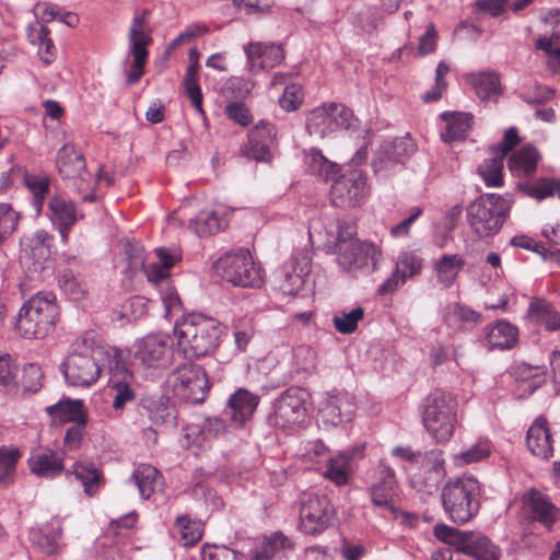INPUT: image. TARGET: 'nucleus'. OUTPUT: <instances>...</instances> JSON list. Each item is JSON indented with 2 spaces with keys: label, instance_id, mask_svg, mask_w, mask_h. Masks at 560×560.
Instances as JSON below:
<instances>
[{
  "label": "nucleus",
  "instance_id": "obj_1",
  "mask_svg": "<svg viewBox=\"0 0 560 560\" xmlns=\"http://www.w3.org/2000/svg\"><path fill=\"white\" fill-rule=\"evenodd\" d=\"M223 327L202 314H191L177 322L174 335L179 351L188 359H198L209 354L219 345Z\"/></svg>",
  "mask_w": 560,
  "mask_h": 560
},
{
  "label": "nucleus",
  "instance_id": "obj_2",
  "mask_svg": "<svg viewBox=\"0 0 560 560\" xmlns=\"http://www.w3.org/2000/svg\"><path fill=\"white\" fill-rule=\"evenodd\" d=\"M104 355L103 348L86 334L72 343V350L62 364V373L72 386L88 387L101 375L100 360Z\"/></svg>",
  "mask_w": 560,
  "mask_h": 560
},
{
  "label": "nucleus",
  "instance_id": "obj_3",
  "mask_svg": "<svg viewBox=\"0 0 560 560\" xmlns=\"http://www.w3.org/2000/svg\"><path fill=\"white\" fill-rule=\"evenodd\" d=\"M479 498V481L466 474L450 479L441 491L443 509L450 520L456 524H465L478 513Z\"/></svg>",
  "mask_w": 560,
  "mask_h": 560
},
{
  "label": "nucleus",
  "instance_id": "obj_4",
  "mask_svg": "<svg viewBox=\"0 0 560 560\" xmlns=\"http://www.w3.org/2000/svg\"><path fill=\"white\" fill-rule=\"evenodd\" d=\"M458 402L455 396L441 389L430 393L421 407L422 423L436 443H446L457 425Z\"/></svg>",
  "mask_w": 560,
  "mask_h": 560
},
{
  "label": "nucleus",
  "instance_id": "obj_5",
  "mask_svg": "<svg viewBox=\"0 0 560 560\" xmlns=\"http://www.w3.org/2000/svg\"><path fill=\"white\" fill-rule=\"evenodd\" d=\"M354 234L353 226L346 222L338 223L335 248L338 265L347 272L369 273L375 270L382 254L373 243L354 240Z\"/></svg>",
  "mask_w": 560,
  "mask_h": 560
},
{
  "label": "nucleus",
  "instance_id": "obj_6",
  "mask_svg": "<svg viewBox=\"0 0 560 560\" xmlns=\"http://www.w3.org/2000/svg\"><path fill=\"white\" fill-rule=\"evenodd\" d=\"M58 307L49 294H36L21 307L15 327L24 338H44L54 328Z\"/></svg>",
  "mask_w": 560,
  "mask_h": 560
},
{
  "label": "nucleus",
  "instance_id": "obj_7",
  "mask_svg": "<svg viewBox=\"0 0 560 560\" xmlns=\"http://www.w3.org/2000/svg\"><path fill=\"white\" fill-rule=\"evenodd\" d=\"M509 211L508 201L494 194H486L467 208L468 223L479 237L495 234L503 225Z\"/></svg>",
  "mask_w": 560,
  "mask_h": 560
},
{
  "label": "nucleus",
  "instance_id": "obj_8",
  "mask_svg": "<svg viewBox=\"0 0 560 560\" xmlns=\"http://www.w3.org/2000/svg\"><path fill=\"white\" fill-rule=\"evenodd\" d=\"M173 355V341L161 334H150L136 340L130 350L132 365L143 370L166 369Z\"/></svg>",
  "mask_w": 560,
  "mask_h": 560
},
{
  "label": "nucleus",
  "instance_id": "obj_9",
  "mask_svg": "<svg viewBox=\"0 0 560 560\" xmlns=\"http://www.w3.org/2000/svg\"><path fill=\"white\" fill-rule=\"evenodd\" d=\"M222 279L238 287H259L262 281V271L248 249H238L222 256L215 264Z\"/></svg>",
  "mask_w": 560,
  "mask_h": 560
},
{
  "label": "nucleus",
  "instance_id": "obj_10",
  "mask_svg": "<svg viewBox=\"0 0 560 560\" xmlns=\"http://www.w3.org/2000/svg\"><path fill=\"white\" fill-rule=\"evenodd\" d=\"M167 384L175 397L188 404H201L210 388L205 370L197 364H184L172 372Z\"/></svg>",
  "mask_w": 560,
  "mask_h": 560
},
{
  "label": "nucleus",
  "instance_id": "obj_11",
  "mask_svg": "<svg viewBox=\"0 0 560 560\" xmlns=\"http://www.w3.org/2000/svg\"><path fill=\"white\" fill-rule=\"evenodd\" d=\"M353 113L340 103L323 104L314 108L306 118V129L311 136L324 138L339 129H349Z\"/></svg>",
  "mask_w": 560,
  "mask_h": 560
},
{
  "label": "nucleus",
  "instance_id": "obj_12",
  "mask_svg": "<svg viewBox=\"0 0 560 560\" xmlns=\"http://www.w3.org/2000/svg\"><path fill=\"white\" fill-rule=\"evenodd\" d=\"M334 508L326 495L303 493L299 528L306 535H316L325 530L332 521Z\"/></svg>",
  "mask_w": 560,
  "mask_h": 560
},
{
  "label": "nucleus",
  "instance_id": "obj_13",
  "mask_svg": "<svg viewBox=\"0 0 560 560\" xmlns=\"http://www.w3.org/2000/svg\"><path fill=\"white\" fill-rule=\"evenodd\" d=\"M307 393L301 387H290L275 401L270 417L273 425L285 429L302 424L307 417Z\"/></svg>",
  "mask_w": 560,
  "mask_h": 560
},
{
  "label": "nucleus",
  "instance_id": "obj_14",
  "mask_svg": "<svg viewBox=\"0 0 560 560\" xmlns=\"http://www.w3.org/2000/svg\"><path fill=\"white\" fill-rule=\"evenodd\" d=\"M366 178L359 170H351L337 178L330 188L331 202L339 208H355L368 197Z\"/></svg>",
  "mask_w": 560,
  "mask_h": 560
},
{
  "label": "nucleus",
  "instance_id": "obj_15",
  "mask_svg": "<svg viewBox=\"0 0 560 560\" xmlns=\"http://www.w3.org/2000/svg\"><path fill=\"white\" fill-rule=\"evenodd\" d=\"M57 168L59 175L69 186L78 192L88 189L91 175L86 171L83 154L72 143H66L57 153Z\"/></svg>",
  "mask_w": 560,
  "mask_h": 560
},
{
  "label": "nucleus",
  "instance_id": "obj_16",
  "mask_svg": "<svg viewBox=\"0 0 560 560\" xmlns=\"http://www.w3.org/2000/svg\"><path fill=\"white\" fill-rule=\"evenodd\" d=\"M147 11L136 15L132 20L128 38L130 42V51L133 57L130 72L127 75V83L135 84L140 80L144 72V65L148 59L147 47L151 44V30L148 27Z\"/></svg>",
  "mask_w": 560,
  "mask_h": 560
},
{
  "label": "nucleus",
  "instance_id": "obj_17",
  "mask_svg": "<svg viewBox=\"0 0 560 560\" xmlns=\"http://www.w3.org/2000/svg\"><path fill=\"white\" fill-rule=\"evenodd\" d=\"M125 254L130 260V266L135 269L139 268L143 270L148 281L152 283L165 280L170 275V268L173 267L177 260V257L170 254L165 248H156L155 254L158 261L145 267L143 248L137 242H127L125 245Z\"/></svg>",
  "mask_w": 560,
  "mask_h": 560
},
{
  "label": "nucleus",
  "instance_id": "obj_18",
  "mask_svg": "<svg viewBox=\"0 0 560 560\" xmlns=\"http://www.w3.org/2000/svg\"><path fill=\"white\" fill-rule=\"evenodd\" d=\"M522 513L526 520L538 522L546 528H551L559 518V509L536 488L523 494Z\"/></svg>",
  "mask_w": 560,
  "mask_h": 560
},
{
  "label": "nucleus",
  "instance_id": "obj_19",
  "mask_svg": "<svg viewBox=\"0 0 560 560\" xmlns=\"http://www.w3.org/2000/svg\"><path fill=\"white\" fill-rule=\"evenodd\" d=\"M354 409V400L349 393L332 390L327 393L318 415L326 425L336 427L350 421Z\"/></svg>",
  "mask_w": 560,
  "mask_h": 560
},
{
  "label": "nucleus",
  "instance_id": "obj_20",
  "mask_svg": "<svg viewBox=\"0 0 560 560\" xmlns=\"http://www.w3.org/2000/svg\"><path fill=\"white\" fill-rule=\"evenodd\" d=\"M416 151V144L409 137L396 138L384 142L373 159L375 172L387 171L395 164L402 163Z\"/></svg>",
  "mask_w": 560,
  "mask_h": 560
},
{
  "label": "nucleus",
  "instance_id": "obj_21",
  "mask_svg": "<svg viewBox=\"0 0 560 560\" xmlns=\"http://www.w3.org/2000/svg\"><path fill=\"white\" fill-rule=\"evenodd\" d=\"M396 476L392 467L381 460L376 468V480L370 487L372 502L377 508H384L396 513L394 495L396 488Z\"/></svg>",
  "mask_w": 560,
  "mask_h": 560
},
{
  "label": "nucleus",
  "instance_id": "obj_22",
  "mask_svg": "<svg viewBox=\"0 0 560 560\" xmlns=\"http://www.w3.org/2000/svg\"><path fill=\"white\" fill-rule=\"evenodd\" d=\"M244 51L252 72L273 68L284 59L282 47L276 44L250 42Z\"/></svg>",
  "mask_w": 560,
  "mask_h": 560
},
{
  "label": "nucleus",
  "instance_id": "obj_23",
  "mask_svg": "<svg viewBox=\"0 0 560 560\" xmlns=\"http://www.w3.org/2000/svg\"><path fill=\"white\" fill-rule=\"evenodd\" d=\"M48 215L51 223L60 232L62 241H68L69 231L74 223L83 218V214L77 212L73 202L65 199L62 196L55 195L48 202Z\"/></svg>",
  "mask_w": 560,
  "mask_h": 560
},
{
  "label": "nucleus",
  "instance_id": "obj_24",
  "mask_svg": "<svg viewBox=\"0 0 560 560\" xmlns=\"http://www.w3.org/2000/svg\"><path fill=\"white\" fill-rule=\"evenodd\" d=\"M259 402V397L245 388H238L228 400L225 413L230 417L231 423L243 427L254 415Z\"/></svg>",
  "mask_w": 560,
  "mask_h": 560
},
{
  "label": "nucleus",
  "instance_id": "obj_25",
  "mask_svg": "<svg viewBox=\"0 0 560 560\" xmlns=\"http://www.w3.org/2000/svg\"><path fill=\"white\" fill-rule=\"evenodd\" d=\"M526 445L529 452L541 459H549L553 455L551 433L545 418L538 417L529 427L526 435Z\"/></svg>",
  "mask_w": 560,
  "mask_h": 560
},
{
  "label": "nucleus",
  "instance_id": "obj_26",
  "mask_svg": "<svg viewBox=\"0 0 560 560\" xmlns=\"http://www.w3.org/2000/svg\"><path fill=\"white\" fill-rule=\"evenodd\" d=\"M32 474L39 478H55L63 470V458L50 448H36L28 458Z\"/></svg>",
  "mask_w": 560,
  "mask_h": 560
},
{
  "label": "nucleus",
  "instance_id": "obj_27",
  "mask_svg": "<svg viewBox=\"0 0 560 560\" xmlns=\"http://www.w3.org/2000/svg\"><path fill=\"white\" fill-rule=\"evenodd\" d=\"M465 80L482 101H495L502 93L500 74L494 70L470 72L465 75Z\"/></svg>",
  "mask_w": 560,
  "mask_h": 560
},
{
  "label": "nucleus",
  "instance_id": "obj_28",
  "mask_svg": "<svg viewBox=\"0 0 560 560\" xmlns=\"http://www.w3.org/2000/svg\"><path fill=\"white\" fill-rule=\"evenodd\" d=\"M483 334L487 345L500 350L513 348L518 339L517 327L503 319L487 325Z\"/></svg>",
  "mask_w": 560,
  "mask_h": 560
},
{
  "label": "nucleus",
  "instance_id": "obj_29",
  "mask_svg": "<svg viewBox=\"0 0 560 560\" xmlns=\"http://www.w3.org/2000/svg\"><path fill=\"white\" fill-rule=\"evenodd\" d=\"M228 223L229 219L225 212L205 209L189 220V229L198 236L206 237L224 230Z\"/></svg>",
  "mask_w": 560,
  "mask_h": 560
},
{
  "label": "nucleus",
  "instance_id": "obj_30",
  "mask_svg": "<svg viewBox=\"0 0 560 560\" xmlns=\"http://www.w3.org/2000/svg\"><path fill=\"white\" fill-rule=\"evenodd\" d=\"M46 412L54 418V420L61 423H88L89 417L86 409L80 399L74 400H60L55 405L46 407Z\"/></svg>",
  "mask_w": 560,
  "mask_h": 560
},
{
  "label": "nucleus",
  "instance_id": "obj_31",
  "mask_svg": "<svg viewBox=\"0 0 560 560\" xmlns=\"http://www.w3.org/2000/svg\"><path fill=\"white\" fill-rule=\"evenodd\" d=\"M462 553L475 560H501L502 550L489 537L470 532Z\"/></svg>",
  "mask_w": 560,
  "mask_h": 560
},
{
  "label": "nucleus",
  "instance_id": "obj_32",
  "mask_svg": "<svg viewBox=\"0 0 560 560\" xmlns=\"http://www.w3.org/2000/svg\"><path fill=\"white\" fill-rule=\"evenodd\" d=\"M527 317L535 324L542 325L548 331L560 329V312L547 300L534 298L527 310Z\"/></svg>",
  "mask_w": 560,
  "mask_h": 560
},
{
  "label": "nucleus",
  "instance_id": "obj_33",
  "mask_svg": "<svg viewBox=\"0 0 560 560\" xmlns=\"http://www.w3.org/2000/svg\"><path fill=\"white\" fill-rule=\"evenodd\" d=\"M423 458L428 462V465H430L428 476L416 477L413 479V485L418 488L419 491L432 493L438 489L441 479L445 475L444 459L442 458L441 451H431L425 453Z\"/></svg>",
  "mask_w": 560,
  "mask_h": 560
},
{
  "label": "nucleus",
  "instance_id": "obj_34",
  "mask_svg": "<svg viewBox=\"0 0 560 560\" xmlns=\"http://www.w3.org/2000/svg\"><path fill=\"white\" fill-rule=\"evenodd\" d=\"M361 457L362 448H358L353 451V454L350 455L348 453H341L337 456L331 457L328 460L327 469L324 472V476L334 482L336 486H345L349 482L351 472H352V457L353 456Z\"/></svg>",
  "mask_w": 560,
  "mask_h": 560
},
{
  "label": "nucleus",
  "instance_id": "obj_35",
  "mask_svg": "<svg viewBox=\"0 0 560 560\" xmlns=\"http://www.w3.org/2000/svg\"><path fill=\"white\" fill-rule=\"evenodd\" d=\"M480 322V313L459 303H450L444 310V323L454 330H464Z\"/></svg>",
  "mask_w": 560,
  "mask_h": 560
},
{
  "label": "nucleus",
  "instance_id": "obj_36",
  "mask_svg": "<svg viewBox=\"0 0 560 560\" xmlns=\"http://www.w3.org/2000/svg\"><path fill=\"white\" fill-rule=\"evenodd\" d=\"M198 51L196 49H190L189 51V65L186 69L185 73V90L186 94L189 97L191 105L196 108V110L200 114H205L202 108V93L198 83Z\"/></svg>",
  "mask_w": 560,
  "mask_h": 560
},
{
  "label": "nucleus",
  "instance_id": "obj_37",
  "mask_svg": "<svg viewBox=\"0 0 560 560\" xmlns=\"http://www.w3.org/2000/svg\"><path fill=\"white\" fill-rule=\"evenodd\" d=\"M465 266V259L457 255H443L435 264L438 282L444 288H450L455 282L459 271Z\"/></svg>",
  "mask_w": 560,
  "mask_h": 560
},
{
  "label": "nucleus",
  "instance_id": "obj_38",
  "mask_svg": "<svg viewBox=\"0 0 560 560\" xmlns=\"http://www.w3.org/2000/svg\"><path fill=\"white\" fill-rule=\"evenodd\" d=\"M441 117L446 124V130L441 135L445 142L462 140L467 136L471 126V115L466 113H444Z\"/></svg>",
  "mask_w": 560,
  "mask_h": 560
},
{
  "label": "nucleus",
  "instance_id": "obj_39",
  "mask_svg": "<svg viewBox=\"0 0 560 560\" xmlns=\"http://www.w3.org/2000/svg\"><path fill=\"white\" fill-rule=\"evenodd\" d=\"M160 477L161 475L155 467L140 465L133 470L130 482L138 488L141 498L148 500L154 492Z\"/></svg>",
  "mask_w": 560,
  "mask_h": 560
},
{
  "label": "nucleus",
  "instance_id": "obj_40",
  "mask_svg": "<svg viewBox=\"0 0 560 560\" xmlns=\"http://www.w3.org/2000/svg\"><path fill=\"white\" fill-rule=\"evenodd\" d=\"M535 48L547 55L548 69L560 74V33L555 32L550 36H541L535 42Z\"/></svg>",
  "mask_w": 560,
  "mask_h": 560
},
{
  "label": "nucleus",
  "instance_id": "obj_41",
  "mask_svg": "<svg viewBox=\"0 0 560 560\" xmlns=\"http://www.w3.org/2000/svg\"><path fill=\"white\" fill-rule=\"evenodd\" d=\"M538 160V151L534 147L526 145L511 155L508 166L512 172L518 171L528 175L535 172Z\"/></svg>",
  "mask_w": 560,
  "mask_h": 560
},
{
  "label": "nucleus",
  "instance_id": "obj_42",
  "mask_svg": "<svg viewBox=\"0 0 560 560\" xmlns=\"http://www.w3.org/2000/svg\"><path fill=\"white\" fill-rule=\"evenodd\" d=\"M503 160L504 156L494 151V156L486 159L479 166L478 173L489 187L503 185Z\"/></svg>",
  "mask_w": 560,
  "mask_h": 560
},
{
  "label": "nucleus",
  "instance_id": "obj_43",
  "mask_svg": "<svg viewBox=\"0 0 560 560\" xmlns=\"http://www.w3.org/2000/svg\"><path fill=\"white\" fill-rule=\"evenodd\" d=\"M290 539L282 533H275L267 538L254 552V560H272L279 550L292 549Z\"/></svg>",
  "mask_w": 560,
  "mask_h": 560
},
{
  "label": "nucleus",
  "instance_id": "obj_44",
  "mask_svg": "<svg viewBox=\"0 0 560 560\" xmlns=\"http://www.w3.org/2000/svg\"><path fill=\"white\" fill-rule=\"evenodd\" d=\"M305 165L310 173L325 180L337 173V165L314 149L305 154Z\"/></svg>",
  "mask_w": 560,
  "mask_h": 560
},
{
  "label": "nucleus",
  "instance_id": "obj_45",
  "mask_svg": "<svg viewBox=\"0 0 560 560\" xmlns=\"http://www.w3.org/2000/svg\"><path fill=\"white\" fill-rule=\"evenodd\" d=\"M292 265L283 264V266L277 270L276 280L279 289L284 294H296L304 284V277L299 271L291 269Z\"/></svg>",
  "mask_w": 560,
  "mask_h": 560
},
{
  "label": "nucleus",
  "instance_id": "obj_46",
  "mask_svg": "<svg viewBox=\"0 0 560 560\" xmlns=\"http://www.w3.org/2000/svg\"><path fill=\"white\" fill-rule=\"evenodd\" d=\"M433 533L440 541L454 547L460 553L470 534V532H462L445 524L435 525Z\"/></svg>",
  "mask_w": 560,
  "mask_h": 560
},
{
  "label": "nucleus",
  "instance_id": "obj_47",
  "mask_svg": "<svg viewBox=\"0 0 560 560\" xmlns=\"http://www.w3.org/2000/svg\"><path fill=\"white\" fill-rule=\"evenodd\" d=\"M72 474L81 481L84 491L89 495L96 492L101 481V474L92 464L77 463L73 466Z\"/></svg>",
  "mask_w": 560,
  "mask_h": 560
},
{
  "label": "nucleus",
  "instance_id": "obj_48",
  "mask_svg": "<svg viewBox=\"0 0 560 560\" xmlns=\"http://www.w3.org/2000/svg\"><path fill=\"white\" fill-rule=\"evenodd\" d=\"M179 532V541L185 547L196 545L202 537V525L186 516H179L176 521Z\"/></svg>",
  "mask_w": 560,
  "mask_h": 560
},
{
  "label": "nucleus",
  "instance_id": "obj_49",
  "mask_svg": "<svg viewBox=\"0 0 560 560\" xmlns=\"http://www.w3.org/2000/svg\"><path fill=\"white\" fill-rule=\"evenodd\" d=\"M423 259L413 250L402 252L397 259L396 270L406 279L419 275L422 270Z\"/></svg>",
  "mask_w": 560,
  "mask_h": 560
},
{
  "label": "nucleus",
  "instance_id": "obj_50",
  "mask_svg": "<svg viewBox=\"0 0 560 560\" xmlns=\"http://www.w3.org/2000/svg\"><path fill=\"white\" fill-rule=\"evenodd\" d=\"M364 317V310L362 307H355L352 311L346 313L342 312L335 315L332 318L335 329L343 335L352 334L358 328V323Z\"/></svg>",
  "mask_w": 560,
  "mask_h": 560
},
{
  "label": "nucleus",
  "instance_id": "obj_51",
  "mask_svg": "<svg viewBox=\"0 0 560 560\" xmlns=\"http://www.w3.org/2000/svg\"><path fill=\"white\" fill-rule=\"evenodd\" d=\"M490 445L488 441H480L470 448L455 454L453 460L457 466H464L480 462L490 455Z\"/></svg>",
  "mask_w": 560,
  "mask_h": 560
},
{
  "label": "nucleus",
  "instance_id": "obj_52",
  "mask_svg": "<svg viewBox=\"0 0 560 560\" xmlns=\"http://www.w3.org/2000/svg\"><path fill=\"white\" fill-rule=\"evenodd\" d=\"M293 360L298 371L311 374L317 365V353L310 346L301 345L293 350Z\"/></svg>",
  "mask_w": 560,
  "mask_h": 560
},
{
  "label": "nucleus",
  "instance_id": "obj_53",
  "mask_svg": "<svg viewBox=\"0 0 560 560\" xmlns=\"http://www.w3.org/2000/svg\"><path fill=\"white\" fill-rule=\"evenodd\" d=\"M20 213L10 203H0V244L16 230Z\"/></svg>",
  "mask_w": 560,
  "mask_h": 560
},
{
  "label": "nucleus",
  "instance_id": "obj_54",
  "mask_svg": "<svg viewBox=\"0 0 560 560\" xmlns=\"http://www.w3.org/2000/svg\"><path fill=\"white\" fill-rule=\"evenodd\" d=\"M254 89V82L252 80L242 77L230 78L224 88V94L236 100L246 98L252 90Z\"/></svg>",
  "mask_w": 560,
  "mask_h": 560
},
{
  "label": "nucleus",
  "instance_id": "obj_55",
  "mask_svg": "<svg viewBox=\"0 0 560 560\" xmlns=\"http://www.w3.org/2000/svg\"><path fill=\"white\" fill-rule=\"evenodd\" d=\"M448 71L450 68L445 62H439L435 70V84L429 92L424 93L422 96L424 103H431L441 98L442 94L447 88L445 75L448 73Z\"/></svg>",
  "mask_w": 560,
  "mask_h": 560
},
{
  "label": "nucleus",
  "instance_id": "obj_56",
  "mask_svg": "<svg viewBox=\"0 0 560 560\" xmlns=\"http://www.w3.org/2000/svg\"><path fill=\"white\" fill-rule=\"evenodd\" d=\"M26 185L32 191L37 211L43 208V202L49 190V179L46 176H28Z\"/></svg>",
  "mask_w": 560,
  "mask_h": 560
},
{
  "label": "nucleus",
  "instance_id": "obj_57",
  "mask_svg": "<svg viewBox=\"0 0 560 560\" xmlns=\"http://www.w3.org/2000/svg\"><path fill=\"white\" fill-rule=\"evenodd\" d=\"M515 374L518 380L529 382L528 388L534 390L544 383V373L540 368L522 363L515 368Z\"/></svg>",
  "mask_w": 560,
  "mask_h": 560
},
{
  "label": "nucleus",
  "instance_id": "obj_58",
  "mask_svg": "<svg viewBox=\"0 0 560 560\" xmlns=\"http://www.w3.org/2000/svg\"><path fill=\"white\" fill-rule=\"evenodd\" d=\"M303 89L299 84H290L285 86L282 96L279 100L280 106L287 112L299 108L303 102Z\"/></svg>",
  "mask_w": 560,
  "mask_h": 560
},
{
  "label": "nucleus",
  "instance_id": "obj_59",
  "mask_svg": "<svg viewBox=\"0 0 560 560\" xmlns=\"http://www.w3.org/2000/svg\"><path fill=\"white\" fill-rule=\"evenodd\" d=\"M19 457L20 452L18 450L0 451V482L11 479Z\"/></svg>",
  "mask_w": 560,
  "mask_h": 560
},
{
  "label": "nucleus",
  "instance_id": "obj_60",
  "mask_svg": "<svg viewBox=\"0 0 560 560\" xmlns=\"http://www.w3.org/2000/svg\"><path fill=\"white\" fill-rule=\"evenodd\" d=\"M529 191L530 195L537 199H544L550 196H558L560 198V180L540 179L530 187Z\"/></svg>",
  "mask_w": 560,
  "mask_h": 560
},
{
  "label": "nucleus",
  "instance_id": "obj_61",
  "mask_svg": "<svg viewBox=\"0 0 560 560\" xmlns=\"http://www.w3.org/2000/svg\"><path fill=\"white\" fill-rule=\"evenodd\" d=\"M202 560H242L240 553L225 546H209L202 547Z\"/></svg>",
  "mask_w": 560,
  "mask_h": 560
},
{
  "label": "nucleus",
  "instance_id": "obj_62",
  "mask_svg": "<svg viewBox=\"0 0 560 560\" xmlns=\"http://www.w3.org/2000/svg\"><path fill=\"white\" fill-rule=\"evenodd\" d=\"M225 114L230 119L241 126H248L253 121V116L248 107L242 102H232L225 106Z\"/></svg>",
  "mask_w": 560,
  "mask_h": 560
},
{
  "label": "nucleus",
  "instance_id": "obj_63",
  "mask_svg": "<svg viewBox=\"0 0 560 560\" xmlns=\"http://www.w3.org/2000/svg\"><path fill=\"white\" fill-rule=\"evenodd\" d=\"M112 390L114 393L113 407L115 409H120L127 401L135 399V392L127 382H113Z\"/></svg>",
  "mask_w": 560,
  "mask_h": 560
},
{
  "label": "nucleus",
  "instance_id": "obj_64",
  "mask_svg": "<svg viewBox=\"0 0 560 560\" xmlns=\"http://www.w3.org/2000/svg\"><path fill=\"white\" fill-rule=\"evenodd\" d=\"M270 143L260 141H250L248 139L247 144L243 148V153L248 159H253L258 162L268 161L271 156Z\"/></svg>",
  "mask_w": 560,
  "mask_h": 560
}]
</instances>
